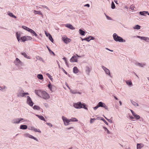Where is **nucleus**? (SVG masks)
Instances as JSON below:
<instances>
[{
	"label": "nucleus",
	"instance_id": "f257e3e1",
	"mask_svg": "<svg viewBox=\"0 0 149 149\" xmlns=\"http://www.w3.org/2000/svg\"><path fill=\"white\" fill-rule=\"evenodd\" d=\"M73 106L77 109H81L83 108L84 109L88 110L87 108L86 107L84 104H82L81 102L74 104Z\"/></svg>",
	"mask_w": 149,
	"mask_h": 149
},
{
	"label": "nucleus",
	"instance_id": "f03ea898",
	"mask_svg": "<svg viewBox=\"0 0 149 149\" xmlns=\"http://www.w3.org/2000/svg\"><path fill=\"white\" fill-rule=\"evenodd\" d=\"M113 38L114 40L116 42H124L126 41L125 40L123 39L122 37L118 36L116 33H114L113 34Z\"/></svg>",
	"mask_w": 149,
	"mask_h": 149
},
{
	"label": "nucleus",
	"instance_id": "7ed1b4c3",
	"mask_svg": "<svg viewBox=\"0 0 149 149\" xmlns=\"http://www.w3.org/2000/svg\"><path fill=\"white\" fill-rule=\"evenodd\" d=\"M29 93L28 92L24 93V91L22 89H20L18 90L17 93V96L18 97H23L26 95H29Z\"/></svg>",
	"mask_w": 149,
	"mask_h": 149
},
{
	"label": "nucleus",
	"instance_id": "20e7f679",
	"mask_svg": "<svg viewBox=\"0 0 149 149\" xmlns=\"http://www.w3.org/2000/svg\"><path fill=\"white\" fill-rule=\"evenodd\" d=\"M25 121L24 119L22 118H16L13 119L12 121V123L14 124H19L20 123H22Z\"/></svg>",
	"mask_w": 149,
	"mask_h": 149
},
{
	"label": "nucleus",
	"instance_id": "39448f33",
	"mask_svg": "<svg viewBox=\"0 0 149 149\" xmlns=\"http://www.w3.org/2000/svg\"><path fill=\"white\" fill-rule=\"evenodd\" d=\"M40 97L45 100L48 99L50 97L49 95L45 91L41 92Z\"/></svg>",
	"mask_w": 149,
	"mask_h": 149
},
{
	"label": "nucleus",
	"instance_id": "423d86ee",
	"mask_svg": "<svg viewBox=\"0 0 149 149\" xmlns=\"http://www.w3.org/2000/svg\"><path fill=\"white\" fill-rule=\"evenodd\" d=\"M27 99L26 100V103L29 105L30 106L32 107L33 105V103L30 97L28 96H27Z\"/></svg>",
	"mask_w": 149,
	"mask_h": 149
},
{
	"label": "nucleus",
	"instance_id": "0eeeda50",
	"mask_svg": "<svg viewBox=\"0 0 149 149\" xmlns=\"http://www.w3.org/2000/svg\"><path fill=\"white\" fill-rule=\"evenodd\" d=\"M62 118L65 126H67L70 124L69 122L68 119H67V118L64 116H62Z\"/></svg>",
	"mask_w": 149,
	"mask_h": 149
},
{
	"label": "nucleus",
	"instance_id": "6e6552de",
	"mask_svg": "<svg viewBox=\"0 0 149 149\" xmlns=\"http://www.w3.org/2000/svg\"><path fill=\"white\" fill-rule=\"evenodd\" d=\"M24 136L26 137H28L30 138L33 139L37 141H38V140L35 137L32 135L29 134V133H26L24 134Z\"/></svg>",
	"mask_w": 149,
	"mask_h": 149
},
{
	"label": "nucleus",
	"instance_id": "1a4fd4ad",
	"mask_svg": "<svg viewBox=\"0 0 149 149\" xmlns=\"http://www.w3.org/2000/svg\"><path fill=\"white\" fill-rule=\"evenodd\" d=\"M102 69L104 70V71L105 72L106 74L108 75L111 77V76L110 73V71L108 69H107V68H106V67H105L103 65L102 66Z\"/></svg>",
	"mask_w": 149,
	"mask_h": 149
},
{
	"label": "nucleus",
	"instance_id": "9d476101",
	"mask_svg": "<svg viewBox=\"0 0 149 149\" xmlns=\"http://www.w3.org/2000/svg\"><path fill=\"white\" fill-rule=\"evenodd\" d=\"M77 57H80V56H79L77 54H76V55L73 56L70 59V61L71 62H77Z\"/></svg>",
	"mask_w": 149,
	"mask_h": 149
},
{
	"label": "nucleus",
	"instance_id": "9b49d317",
	"mask_svg": "<svg viewBox=\"0 0 149 149\" xmlns=\"http://www.w3.org/2000/svg\"><path fill=\"white\" fill-rule=\"evenodd\" d=\"M98 106L99 107H103L106 110H108V109L106 105L102 102H100L97 104Z\"/></svg>",
	"mask_w": 149,
	"mask_h": 149
},
{
	"label": "nucleus",
	"instance_id": "f8f14e48",
	"mask_svg": "<svg viewBox=\"0 0 149 149\" xmlns=\"http://www.w3.org/2000/svg\"><path fill=\"white\" fill-rule=\"evenodd\" d=\"M62 39L63 41L66 44H67L71 41L70 39L67 38L65 36H64L62 37Z\"/></svg>",
	"mask_w": 149,
	"mask_h": 149
},
{
	"label": "nucleus",
	"instance_id": "ddd939ff",
	"mask_svg": "<svg viewBox=\"0 0 149 149\" xmlns=\"http://www.w3.org/2000/svg\"><path fill=\"white\" fill-rule=\"evenodd\" d=\"M14 63L17 66L22 65V63L18 58H16L14 62Z\"/></svg>",
	"mask_w": 149,
	"mask_h": 149
},
{
	"label": "nucleus",
	"instance_id": "4468645a",
	"mask_svg": "<svg viewBox=\"0 0 149 149\" xmlns=\"http://www.w3.org/2000/svg\"><path fill=\"white\" fill-rule=\"evenodd\" d=\"M65 27L72 30H74L75 28L73 27L72 25L70 24H65Z\"/></svg>",
	"mask_w": 149,
	"mask_h": 149
},
{
	"label": "nucleus",
	"instance_id": "2eb2a0df",
	"mask_svg": "<svg viewBox=\"0 0 149 149\" xmlns=\"http://www.w3.org/2000/svg\"><path fill=\"white\" fill-rule=\"evenodd\" d=\"M70 92L73 94H81V92L79 91H78L77 90H73L71 89L70 90Z\"/></svg>",
	"mask_w": 149,
	"mask_h": 149
},
{
	"label": "nucleus",
	"instance_id": "dca6fc26",
	"mask_svg": "<svg viewBox=\"0 0 149 149\" xmlns=\"http://www.w3.org/2000/svg\"><path fill=\"white\" fill-rule=\"evenodd\" d=\"M29 129L32 130H33L35 132H38L40 133L41 132V131L39 130H37L36 128L33 127H31V128Z\"/></svg>",
	"mask_w": 149,
	"mask_h": 149
},
{
	"label": "nucleus",
	"instance_id": "f3484780",
	"mask_svg": "<svg viewBox=\"0 0 149 149\" xmlns=\"http://www.w3.org/2000/svg\"><path fill=\"white\" fill-rule=\"evenodd\" d=\"M136 65L137 66H139L141 67H143L146 65V64L144 63H136Z\"/></svg>",
	"mask_w": 149,
	"mask_h": 149
},
{
	"label": "nucleus",
	"instance_id": "a211bd4d",
	"mask_svg": "<svg viewBox=\"0 0 149 149\" xmlns=\"http://www.w3.org/2000/svg\"><path fill=\"white\" fill-rule=\"evenodd\" d=\"M144 146L142 143H137V149H141Z\"/></svg>",
	"mask_w": 149,
	"mask_h": 149
},
{
	"label": "nucleus",
	"instance_id": "6ab92c4d",
	"mask_svg": "<svg viewBox=\"0 0 149 149\" xmlns=\"http://www.w3.org/2000/svg\"><path fill=\"white\" fill-rule=\"evenodd\" d=\"M29 32L31 33L32 34L33 36L34 35L35 36L37 37H38V35L32 29H31L30 30V31Z\"/></svg>",
	"mask_w": 149,
	"mask_h": 149
},
{
	"label": "nucleus",
	"instance_id": "aec40b11",
	"mask_svg": "<svg viewBox=\"0 0 149 149\" xmlns=\"http://www.w3.org/2000/svg\"><path fill=\"white\" fill-rule=\"evenodd\" d=\"M91 70V69L88 67H86V74L89 75V73Z\"/></svg>",
	"mask_w": 149,
	"mask_h": 149
},
{
	"label": "nucleus",
	"instance_id": "412c9836",
	"mask_svg": "<svg viewBox=\"0 0 149 149\" xmlns=\"http://www.w3.org/2000/svg\"><path fill=\"white\" fill-rule=\"evenodd\" d=\"M21 54L24 57L26 58H27L29 59H30L29 56H28L26 53L25 52L21 53Z\"/></svg>",
	"mask_w": 149,
	"mask_h": 149
},
{
	"label": "nucleus",
	"instance_id": "4be33fe9",
	"mask_svg": "<svg viewBox=\"0 0 149 149\" xmlns=\"http://www.w3.org/2000/svg\"><path fill=\"white\" fill-rule=\"evenodd\" d=\"M27 128V126L26 125H22L20 126V129L22 130L26 129Z\"/></svg>",
	"mask_w": 149,
	"mask_h": 149
},
{
	"label": "nucleus",
	"instance_id": "5701e85b",
	"mask_svg": "<svg viewBox=\"0 0 149 149\" xmlns=\"http://www.w3.org/2000/svg\"><path fill=\"white\" fill-rule=\"evenodd\" d=\"M26 36H23L22 37H21L20 38V41L21 42H25L26 41Z\"/></svg>",
	"mask_w": 149,
	"mask_h": 149
},
{
	"label": "nucleus",
	"instance_id": "b1692460",
	"mask_svg": "<svg viewBox=\"0 0 149 149\" xmlns=\"http://www.w3.org/2000/svg\"><path fill=\"white\" fill-rule=\"evenodd\" d=\"M125 82L126 84L129 86H132V83L131 81H125Z\"/></svg>",
	"mask_w": 149,
	"mask_h": 149
},
{
	"label": "nucleus",
	"instance_id": "393cba45",
	"mask_svg": "<svg viewBox=\"0 0 149 149\" xmlns=\"http://www.w3.org/2000/svg\"><path fill=\"white\" fill-rule=\"evenodd\" d=\"M73 72L75 73H78L79 72V70L76 67H74L73 69Z\"/></svg>",
	"mask_w": 149,
	"mask_h": 149
},
{
	"label": "nucleus",
	"instance_id": "a878e982",
	"mask_svg": "<svg viewBox=\"0 0 149 149\" xmlns=\"http://www.w3.org/2000/svg\"><path fill=\"white\" fill-rule=\"evenodd\" d=\"M36 116H37L41 120L45 121V119L44 117L42 116H39L38 115H36Z\"/></svg>",
	"mask_w": 149,
	"mask_h": 149
},
{
	"label": "nucleus",
	"instance_id": "bb28decb",
	"mask_svg": "<svg viewBox=\"0 0 149 149\" xmlns=\"http://www.w3.org/2000/svg\"><path fill=\"white\" fill-rule=\"evenodd\" d=\"M131 102L132 104L135 106L137 107L139 105L137 103L133 101L132 100H131Z\"/></svg>",
	"mask_w": 149,
	"mask_h": 149
},
{
	"label": "nucleus",
	"instance_id": "cd10ccee",
	"mask_svg": "<svg viewBox=\"0 0 149 149\" xmlns=\"http://www.w3.org/2000/svg\"><path fill=\"white\" fill-rule=\"evenodd\" d=\"M141 26L138 25H136L133 27L134 29L138 30L140 29Z\"/></svg>",
	"mask_w": 149,
	"mask_h": 149
},
{
	"label": "nucleus",
	"instance_id": "c85d7f7f",
	"mask_svg": "<svg viewBox=\"0 0 149 149\" xmlns=\"http://www.w3.org/2000/svg\"><path fill=\"white\" fill-rule=\"evenodd\" d=\"M79 33L82 36L84 35L85 32L84 31H83L81 29H79Z\"/></svg>",
	"mask_w": 149,
	"mask_h": 149
},
{
	"label": "nucleus",
	"instance_id": "c756f323",
	"mask_svg": "<svg viewBox=\"0 0 149 149\" xmlns=\"http://www.w3.org/2000/svg\"><path fill=\"white\" fill-rule=\"evenodd\" d=\"M22 28L26 30L29 32L30 30L31 29L29 28H28V27L24 26H22Z\"/></svg>",
	"mask_w": 149,
	"mask_h": 149
},
{
	"label": "nucleus",
	"instance_id": "7c9ffc66",
	"mask_svg": "<svg viewBox=\"0 0 149 149\" xmlns=\"http://www.w3.org/2000/svg\"><path fill=\"white\" fill-rule=\"evenodd\" d=\"M33 108L34 110H39L40 109V108L38 106L36 105H34L33 107Z\"/></svg>",
	"mask_w": 149,
	"mask_h": 149
},
{
	"label": "nucleus",
	"instance_id": "2f4dec72",
	"mask_svg": "<svg viewBox=\"0 0 149 149\" xmlns=\"http://www.w3.org/2000/svg\"><path fill=\"white\" fill-rule=\"evenodd\" d=\"M33 13L34 14H38L39 15H42V13L40 11H37L36 10H34L33 11Z\"/></svg>",
	"mask_w": 149,
	"mask_h": 149
},
{
	"label": "nucleus",
	"instance_id": "473e14b6",
	"mask_svg": "<svg viewBox=\"0 0 149 149\" xmlns=\"http://www.w3.org/2000/svg\"><path fill=\"white\" fill-rule=\"evenodd\" d=\"M103 128L104 129L105 131H107V133L108 134H111V132L108 130L107 127H103Z\"/></svg>",
	"mask_w": 149,
	"mask_h": 149
},
{
	"label": "nucleus",
	"instance_id": "72a5a7b5",
	"mask_svg": "<svg viewBox=\"0 0 149 149\" xmlns=\"http://www.w3.org/2000/svg\"><path fill=\"white\" fill-rule=\"evenodd\" d=\"M37 77L40 79H43V76L41 74H38L37 75Z\"/></svg>",
	"mask_w": 149,
	"mask_h": 149
},
{
	"label": "nucleus",
	"instance_id": "f704fd0d",
	"mask_svg": "<svg viewBox=\"0 0 149 149\" xmlns=\"http://www.w3.org/2000/svg\"><path fill=\"white\" fill-rule=\"evenodd\" d=\"M46 75L52 81H53V78H52V76L49 74V73H47Z\"/></svg>",
	"mask_w": 149,
	"mask_h": 149
},
{
	"label": "nucleus",
	"instance_id": "c9c22d12",
	"mask_svg": "<svg viewBox=\"0 0 149 149\" xmlns=\"http://www.w3.org/2000/svg\"><path fill=\"white\" fill-rule=\"evenodd\" d=\"M111 8L112 9H114L115 8V4L113 1H112L111 3Z\"/></svg>",
	"mask_w": 149,
	"mask_h": 149
},
{
	"label": "nucleus",
	"instance_id": "e433bc0d",
	"mask_svg": "<svg viewBox=\"0 0 149 149\" xmlns=\"http://www.w3.org/2000/svg\"><path fill=\"white\" fill-rule=\"evenodd\" d=\"M26 40H31L32 39V38L31 36H26Z\"/></svg>",
	"mask_w": 149,
	"mask_h": 149
},
{
	"label": "nucleus",
	"instance_id": "4c0bfd02",
	"mask_svg": "<svg viewBox=\"0 0 149 149\" xmlns=\"http://www.w3.org/2000/svg\"><path fill=\"white\" fill-rule=\"evenodd\" d=\"M48 87L51 91L52 90V86L51 84V83L50 82H49L48 85Z\"/></svg>",
	"mask_w": 149,
	"mask_h": 149
},
{
	"label": "nucleus",
	"instance_id": "58836bf2",
	"mask_svg": "<svg viewBox=\"0 0 149 149\" xmlns=\"http://www.w3.org/2000/svg\"><path fill=\"white\" fill-rule=\"evenodd\" d=\"M8 15L10 17H13V18H16V16H15L13 14V13H9V14H8Z\"/></svg>",
	"mask_w": 149,
	"mask_h": 149
},
{
	"label": "nucleus",
	"instance_id": "ea45409f",
	"mask_svg": "<svg viewBox=\"0 0 149 149\" xmlns=\"http://www.w3.org/2000/svg\"><path fill=\"white\" fill-rule=\"evenodd\" d=\"M47 48L48 50L49 51L50 53L51 54H53L54 55V56L55 55V54L54 53L53 51H51V50L48 47H47Z\"/></svg>",
	"mask_w": 149,
	"mask_h": 149
},
{
	"label": "nucleus",
	"instance_id": "a19ab883",
	"mask_svg": "<svg viewBox=\"0 0 149 149\" xmlns=\"http://www.w3.org/2000/svg\"><path fill=\"white\" fill-rule=\"evenodd\" d=\"M49 39L52 42H53L54 40L51 35H49L48 37Z\"/></svg>",
	"mask_w": 149,
	"mask_h": 149
},
{
	"label": "nucleus",
	"instance_id": "79ce46f5",
	"mask_svg": "<svg viewBox=\"0 0 149 149\" xmlns=\"http://www.w3.org/2000/svg\"><path fill=\"white\" fill-rule=\"evenodd\" d=\"M145 37H146L140 36H136L137 38H140L141 40H144V38H145Z\"/></svg>",
	"mask_w": 149,
	"mask_h": 149
},
{
	"label": "nucleus",
	"instance_id": "37998d69",
	"mask_svg": "<svg viewBox=\"0 0 149 149\" xmlns=\"http://www.w3.org/2000/svg\"><path fill=\"white\" fill-rule=\"evenodd\" d=\"M72 122H77L78 120L75 118H71Z\"/></svg>",
	"mask_w": 149,
	"mask_h": 149
},
{
	"label": "nucleus",
	"instance_id": "c03bdc74",
	"mask_svg": "<svg viewBox=\"0 0 149 149\" xmlns=\"http://www.w3.org/2000/svg\"><path fill=\"white\" fill-rule=\"evenodd\" d=\"M134 5H131L130 7V9L132 10H134Z\"/></svg>",
	"mask_w": 149,
	"mask_h": 149
},
{
	"label": "nucleus",
	"instance_id": "a18cd8bd",
	"mask_svg": "<svg viewBox=\"0 0 149 149\" xmlns=\"http://www.w3.org/2000/svg\"><path fill=\"white\" fill-rule=\"evenodd\" d=\"M144 40L146 42H149V38L147 37H145Z\"/></svg>",
	"mask_w": 149,
	"mask_h": 149
},
{
	"label": "nucleus",
	"instance_id": "49530a36",
	"mask_svg": "<svg viewBox=\"0 0 149 149\" xmlns=\"http://www.w3.org/2000/svg\"><path fill=\"white\" fill-rule=\"evenodd\" d=\"M101 120H102L107 125H108V123L105 120L104 118H102L101 119Z\"/></svg>",
	"mask_w": 149,
	"mask_h": 149
},
{
	"label": "nucleus",
	"instance_id": "de8ad7c7",
	"mask_svg": "<svg viewBox=\"0 0 149 149\" xmlns=\"http://www.w3.org/2000/svg\"><path fill=\"white\" fill-rule=\"evenodd\" d=\"M144 12H145V11L140 12L139 14L145 16V13H144Z\"/></svg>",
	"mask_w": 149,
	"mask_h": 149
},
{
	"label": "nucleus",
	"instance_id": "09e8293b",
	"mask_svg": "<svg viewBox=\"0 0 149 149\" xmlns=\"http://www.w3.org/2000/svg\"><path fill=\"white\" fill-rule=\"evenodd\" d=\"M96 120L95 118H91L90 120V123H92Z\"/></svg>",
	"mask_w": 149,
	"mask_h": 149
},
{
	"label": "nucleus",
	"instance_id": "8fccbe9b",
	"mask_svg": "<svg viewBox=\"0 0 149 149\" xmlns=\"http://www.w3.org/2000/svg\"><path fill=\"white\" fill-rule=\"evenodd\" d=\"M134 117L136 119H139L140 118V116L137 114Z\"/></svg>",
	"mask_w": 149,
	"mask_h": 149
},
{
	"label": "nucleus",
	"instance_id": "3c124183",
	"mask_svg": "<svg viewBox=\"0 0 149 149\" xmlns=\"http://www.w3.org/2000/svg\"><path fill=\"white\" fill-rule=\"evenodd\" d=\"M89 38L88 37L84 38V40H86L88 42H89L91 40H89Z\"/></svg>",
	"mask_w": 149,
	"mask_h": 149
},
{
	"label": "nucleus",
	"instance_id": "603ef678",
	"mask_svg": "<svg viewBox=\"0 0 149 149\" xmlns=\"http://www.w3.org/2000/svg\"><path fill=\"white\" fill-rule=\"evenodd\" d=\"M105 15L107 19L111 20V18L110 17L107 16L105 13Z\"/></svg>",
	"mask_w": 149,
	"mask_h": 149
},
{
	"label": "nucleus",
	"instance_id": "864d4df0",
	"mask_svg": "<svg viewBox=\"0 0 149 149\" xmlns=\"http://www.w3.org/2000/svg\"><path fill=\"white\" fill-rule=\"evenodd\" d=\"M45 33L47 37H49V35H51L49 33H47L45 31Z\"/></svg>",
	"mask_w": 149,
	"mask_h": 149
},
{
	"label": "nucleus",
	"instance_id": "5fc2aeb1",
	"mask_svg": "<svg viewBox=\"0 0 149 149\" xmlns=\"http://www.w3.org/2000/svg\"><path fill=\"white\" fill-rule=\"evenodd\" d=\"M0 88H1V90H3V89L6 88V87L5 86H4L3 87H2L1 86H0Z\"/></svg>",
	"mask_w": 149,
	"mask_h": 149
},
{
	"label": "nucleus",
	"instance_id": "6e6d98bb",
	"mask_svg": "<svg viewBox=\"0 0 149 149\" xmlns=\"http://www.w3.org/2000/svg\"><path fill=\"white\" fill-rule=\"evenodd\" d=\"M89 38H91V39L90 40H94L95 39V38L94 37H92L91 36H89Z\"/></svg>",
	"mask_w": 149,
	"mask_h": 149
},
{
	"label": "nucleus",
	"instance_id": "4d7b16f0",
	"mask_svg": "<svg viewBox=\"0 0 149 149\" xmlns=\"http://www.w3.org/2000/svg\"><path fill=\"white\" fill-rule=\"evenodd\" d=\"M98 107V105H97V106L94 107L93 109L94 110H96Z\"/></svg>",
	"mask_w": 149,
	"mask_h": 149
},
{
	"label": "nucleus",
	"instance_id": "13d9d810",
	"mask_svg": "<svg viewBox=\"0 0 149 149\" xmlns=\"http://www.w3.org/2000/svg\"><path fill=\"white\" fill-rule=\"evenodd\" d=\"M38 57H39V59L40 60L42 61L43 62H44V61H44L43 59L42 58V57H39V56H38Z\"/></svg>",
	"mask_w": 149,
	"mask_h": 149
},
{
	"label": "nucleus",
	"instance_id": "bf43d9fd",
	"mask_svg": "<svg viewBox=\"0 0 149 149\" xmlns=\"http://www.w3.org/2000/svg\"><path fill=\"white\" fill-rule=\"evenodd\" d=\"M46 124L50 127L52 126V125L50 123H47Z\"/></svg>",
	"mask_w": 149,
	"mask_h": 149
},
{
	"label": "nucleus",
	"instance_id": "052dcab7",
	"mask_svg": "<svg viewBox=\"0 0 149 149\" xmlns=\"http://www.w3.org/2000/svg\"><path fill=\"white\" fill-rule=\"evenodd\" d=\"M16 35H17V37H20V34L19 33V34L18 32L17 33Z\"/></svg>",
	"mask_w": 149,
	"mask_h": 149
},
{
	"label": "nucleus",
	"instance_id": "680f3d73",
	"mask_svg": "<svg viewBox=\"0 0 149 149\" xmlns=\"http://www.w3.org/2000/svg\"><path fill=\"white\" fill-rule=\"evenodd\" d=\"M107 120L110 123H112L113 122L112 120L111 119H107Z\"/></svg>",
	"mask_w": 149,
	"mask_h": 149
},
{
	"label": "nucleus",
	"instance_id": "e2e57ef3",
	"mask_svg": "<svg viewBox=\"0 0 149 149\" xmlns=\"http://www.w3.org/2000/svg\"><path fill=\"white\" fill-rule=\"evenodd\" d=\"M41 6L42 7H44V8H45L47 9L48 10H49L47 6H43V5H42V6Z\"/></svg>",
	"mask_w": 149,
	"mask_h": 149
},
{
	"label": "nucleus",
	"instance_id": "0e129e2a",
	"mask_svg": "<svg viewBox=\"0 0 149 149\" xmlns=\"http://www.w3.org/2000/svg\"><path fill=\"white\" fill-rule=\"evenodd\" d=\"M65 61V64L66 65H67V66L68 67H69V65H68V62H67V60H66V61Z\"/></svg>",
	"mask_w": 149,
	"mask_h": 149
},
{
	"label": "nucleus",
	"instance_id": "69168bd1",
	"mask_svg": "<svg viewBox=\"0 0 149 149\" xmlns=\"http://www.w3.org/2000/svg\"><path fill=\"white\" fill-rule=\"evenodd\" d=\"M84 6H87L88 7H90V5L88 4H87L84 5Z\"/></svg>",
	"mask_w": 149,
	"mask_h": 149
},
{
	"label": "nucleus",
	"instance_id": "338daca9",
	"mask_svg": "<svg viewBox=\"0 0 149 149\" xmlns=\"http://www.w3.org/2000/svg\"><path fill=\"white\" fill-rule=\"evenodd\" d=\"M65 85H66V86H67L68 88L70 89V90L71 89L70 88V87L69 86H68V84L67 83H65Z\"/></svg>",
	"mask_w": 149,
	"mask_h": 149
},
{
	"label": "nucleus",
	"instance_id": "774afa93",
	"mask_svg": "<svg viewBox=\"0 0 149 149\" xmlns=\"http://www.w3.org/2000/svg\"><path fill=\"white\" fill-rule=\"evenodd\" d=\"M63 71L66 74H68L67 72L63 69Z\"/></svg>",
	"mask_w": 149,
	"mask_h": 149
}]
</instances>
